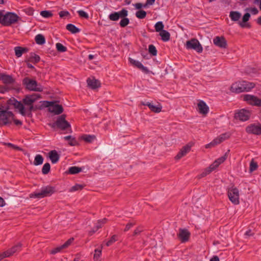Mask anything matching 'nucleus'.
Returning a JSON list of instances; mask_svg holds the SVG:
<instances>
[{"label":"nucleus","mask_w":261,"mask_h":261,"mask_svg":"<svg viewBox=\"0 0 261 261\" xmlns=\"http://www.w3.org/2000/svg\"><path fill=\"white\" fill-rule=\"evenodd\" d=\"M66 117L65 114L58 117L56 121L51 125V127L53 128L57 127L62 130H67L69 133H71L70 124L66 120Z\"/></svg>","instance_id":"1"},{"label":"nucleus","mask_w":261,"mask_h":261,"mask_svg":"<svg viewBox=\"0 0 261 261\" xmlns=\"http://www.w3.org/2000/svg\"><path fill=\"white\" fill-rule=\"evenodd\" d=\"M22 84L30 91L41 92L43 90V87L40 84H38L36 81L28 77L23 80Z\"/></svg>","instance_id":"2"},{"label":"nucleus","mask_w":261,"mask_h":261,"mask_svg":"<svg viewBox=\"0 0 261 261\" xmlns=\"http://www.w3.org/2000/svg\"><path fill=\"white\" fill-rule=\"evenodd\" d=\"M56 192L55 188L51 186H46L41 189L39 192H35L31 195V197L42 198L51 196Z\"/></svg>","instance_id":"3"},{"label":"nucleus","mask_w":261,"mask_h":261,"mask_svg":"<svg viewBox=\"0 0 261 261\" xmlns=\"http://www.w3.org/2000/svg\"><path fill=\"white\" fill-rule=\"evenodd\" d=\"M14 114L10 111L0 110V126L11 124L14 120Z\"/></svg>","instance_id":"4"},{"label":"nucleus","mask_w":261,"mask_h":261,"mask_svg":"<svg viewBox=\"0 0 261 261\" xmlns=\"http://www.w3.org/2000/svg\"><path fill=\"white\" fill-rule=\"evenodd\" d=\"M40 98L41 96L39 94L33 93L25 95L22 99V102L25 106L29 107V110L31 112L34 109L33 103Z\"/></svg>","instance_id":"5"},{"label":"nucleus","mask_w":261,"mask_h":261,"mask_svg":"<svg viewBox=\"0 0 261 261\" xmlns=\"http://www.w3.org/2000/svg\"><path fill=\"white\" fill-rule=\"evenodd\" d=\"M19 19V16L14 13L7 12L3 14L2 24L5 26H9L16 22Z\"/></svg>","instance_id":"6"},{"label":"nucleus","mask_w":261,"mask_h":261,"mask_svg":"<svg viewBox=\"0 0 261 261\" xmlns=\"http://www.w3.org/2000/svg\"><path fill=\"white\" fill-rule=\"evenodd\" d=\"M229 200L234 204H238L239 201V191L234 186L228 188L227 192Z\"/></svg>","instance_id":"7"},{"label":"nucleus","mask_w":261,"mask_h":261,"mask_svg":"<svg viewBox=\"0 0 261 261\" xmlns=\"http://www.w3.org/2000/svg\"><path fill=\"white\" fill-rule=\"evenodd\" d=\"M186 47L188 49H194L198 53H201L203 47L196 39H192L186 42Z\"/></svg>","instance_id":"8"},{"label":"nucleus","mask_w":261,"mask_h":261,"mask_svg":"<svg viewBox=\"0 0 261 261\" xmlns=\"http://www.w3.org/2000/svg\"><path fill=\"white\" fill-rule=\"evenodd\" d=\"M48 103L47 107L48 108V111L55 114L59 115L63 111V107L61 105L56 104L55 102L46 101Z\"/></svg>","instance_id":"9"},{"label":"nucleus","mask_w":261,"mask_h":261,"mask_svg":"<svg viewBox=\"0 0 261 261\" xmlns=\"http://www.w3.org/2000/svg\"><path fill=\"white\" fill-rule=\"evenodd\" d=\"M246 131L249 134L259 135L261 134V124L259 123L251 124L246 127Z\"/></svg>","instance_id":"10"},{"label":"nucleus","mask_w":261,"mask_h":261,"mask_svg":"<svg viewBox=\"0 0 261 261\" xmlns=\"http://www.w3.org/2000/svg\"><path fill=\"white\" fill-rule=\"evenodd\" d=\"M243 99L251 105L255 106H261V99L255 96L246 94L243 96Z\"/></svg>","instance_id":"11"},{"label":"nucleus","mask_w":261,"mask_h":261,"mask_svg":"<svg viewBox=\"0 0 261 261\" xmlns=\"http://www.w3.org/2000/svg\"><path fill=\"white\" fill-rule=\"evenodd\" d=\"M251 112L247 110L242 109L235 114L234 117L242 121L248 120L250 117Z\"/></svg>","instance_id":"12"},{"label":"nucleus","mask_w":261,"mask_h":261,"mask_svg":"<svg viewBox=\"0 0 261 261\" xmlns=\"http://www.w3.org/2000/svg\"><path fill=\"white\" fill-rule=\"evenodd\" d=\"M128 15V11L125 9H122L119 12H115L110 14L109 18L112 21H117L120 17H126Z\"/></svg>","instance_id":"13"},{"label":"nucleus","mask_w":261,"mask_h":261,"mask_svg":"<svg viewBox=\"0 0 261 261\" xmlns=\"http://www.w3.org/2000/svg\"><path fill=\"white\" fill-rule=\"evenodd\" d=\"M192 146L193 143H189L182 147L177 154L175 156V159L178 160L185 156L191 150Z\"/></svg>","instance_id":"14"},{"label":"nucleus","mask_w":261,"mask_h":261,"mask_svg":"<svg viewBox=\"0 0 261 261\" xmlns=\"http://www.w3.org/2000/svg\"><path fill=\"white\" fill-rule=\"evenodd\" d=\"M74 239L73 238H71L69 240H68L64 244L61 246L57 247L54 249L50 251V253L52 254H55L58 252H60L63 249H66L70 246L72 242H73Z\"/></svg>","instance_id":"15"},{"label":"nucleus","mask_w":261,"mask_h":261,"mask_svg":"<svg viewBox=\"0 0 261 261\" xmlns=\"http://www.w3.org/2000/svg\"><path fill=\"white\" fill-rule=\"evenodd\" d=\"M214 44L220 48H226L227 46V41L224 37L217 36L213 39Z\"/></svg>","instance_id":"16"},{"label":"nucleus","mask_w":261,"mask_h":261,"mask_svg":"<svg viewBox=\"0 0 261 261\" xmlns=\"http://www.w3.org/2000/svg\"><path fill=\"white\" fill-rule=\"evenodd\" d=\"M230 150H228L227 152L225 153V154L218 158L216 160H215L211 165L210 168L212 169V170H215L221 164L223 163L227 159L228 154L229 153Z\"/></svg>","instance_id":"17"},{"label":"nucleus","mask_w":261,"mask_h":261,"mask_svg":"<svg viewBox=\"0 0 261 261\" xmlns=\"http://www.w3.org/2000/svg\"><path fill=\"white\" fill-rule=\"evenodd\" d=\"M181 242L184 243L188 241L190 233L186 229H179V233L177 234Z\"/></svg>","instance_id":"18"},{"label":"nucleus","mask_w":261,"mask_h":261,"mask_svg":"<svg viewBox=\"0 0 261 261\" xmlns=\"http://www.w3.org/2000/svg\"><path fill=\"white\" fill-rule=\"evenodd\" d=\"M10 103L13 105L14 107L19 110V112L22 115H25V110L23 103L14 99L10 100Z\"/></svg>","instance_id":"19"},{"label":"nucleus","mask_w":261,"mask_h":261,"mask_svg":"<svg viewBox=\"0 0 261 261\" xmlns=\"http://www.w3.org/2000/svg\"><path fill=\"white\" fill-rule=\"evenodd\" d=\"M130 63L135 67H137L139 69L141 70L142 71L148 73L149 72L148 69L146 67H144L141 62L138 61H136L134 59H133L130 58L128 59Z\"/></svg>","instance_id":"20"},{"label":"nucleus","mask_w":261,"mask_h":261,"mask_svg":"<svg viewBox=\"0 0 261 261\" xmlns=\"http://www.w3.org/2000/svg\"><path fill=\"white\" fill-rule=\"evenodd\" d=\"M197 106L198 108V112L200 114L205 115L208 113L209 108L204 101L200 100Z\"/></svg>","instance_id":"21"},{"label":"nucleus","mask_w":261,"mask_h":261,"mask_svg":"<svg viewBox=\"0 0 261 261\" xmlns=\"http://www.w3.org/2000/svg\"><path fill=\"white\" fill-rule=\"evenodd\" d=\"M244 89L241 82H236L231 86V91L237 93L244 92Z\"/></svg>","instance_id":"22"},{"label":"nucleus","mask_w":261,"mask_h":261,"mask_svg":"<svg viewBox=\"0 0 261 261\" xmlns=\"http://www.w3.org/2000/svg\"><path fill=\"white\" fill-rule=\"evenodd\" d=\"M250 17V14L249 13H245L243 16L242 21L239 22L240 26L242 28H250V25L246 23L249 20Z\"/></svg>","instance_id":"23"},{"label":"nucleus","mask_w":261,"mask_h":261,"mask_svg":"<svg viewBox=\"0 0 261 261\" xmlns=\"http://www.w3.org/2000/svg\"><path fill=\"white\" fill-rule=\"evenodd\" d=\"M88 86L92 89H95L100 87V82L95 79H88L87 80Z\"/></svg>","instance_id":"24"},{"label":"nucleus","mask_w":261,"mask_h":261,"mask_svg":"<svg viewBox=\"0 0 261 261\" xmlns=\"http://www.w3.org/2000/svg\"><path fill=\"white\" fill-rule=\"evenodd\" d=\"M15 55L17 57H20L23 53L28 51V49L27 47H22L21 46H16L14 48Z\"/></svg>","instance_id":"25"},{"label":"nucleus","mask_w":261,"mask_h":261,"mask_svg":"<svg viewBox=\"0 0 261 261\" xmlns=\"http://www.w3.org/2000/svg\"><path fill=\"white\" fill-rule=\"evenodd\" d=\"M2 80L4 83L7 84H12L14 82V79L9 75L1 73L0 75V80Z\"/></svg>","instance_id":"26"},{"label":"nucleus","mask_w":261,"mask_h":261,"mask_svg":"<svg viewBox=\"0 0 261 261\" xmlns=\"http://www.w3.org/2000/svg\"><path fill=\"white\" fill-rule=\"evenodd\" d=\"M49 157L53 164L56 163L59 160V155L57 151L54 150L49 152Z\"/></svg>","instance_id":"27"},{"label":"nucleus","mask_w":261,"mask_h":261,"mask_svg":"<svg viewBox=\"0 0 261 261\" xmlns=\"http://www.w3.org/2000/svg\"><path fill=\"white\" fill-rule=\"evenodd\" d=\"M241 84H242L243 87L244 89V91H248L253 88L255 86V84L253 83L249 82L247 81H242Z\"/></svg>","instance_id":"28"},{"label":"nucleus","mask_w":261,"mask_h":261,"mask_svg":"<svg viewBox=\"0 0 261 261\" xmlns=\"http://www.w3.org/2000/svg\"><path fill=\"white\" fill-rule=\"evenodd\" d=\"M229 17L231 20L237 21L240 19L241 17V13L238 11H232L230 12Z\"/></svg>","instance_id":"29"},{"label":"nucleus","mask_w":261,"mask_h":261,"mask_svg":"<svg viewBox=\"0 0 261 261\" xmlns=\"http://www.w3.org/2000/svg\"><path fill=\"white\" fill-rule=\"evenodd\" d=\"M20 247L21 244H19L6 251L5 252L6 254L8 257H9L11 255H12L13 253H14L15 252H16L19 249H20Z\"/></svg>","instance_id":"30"},{"label":"nucleus","mask_w":261,"mask_h":261,"mask_svg":"<svg viewBox=\"0 0 261 261\" xmlns=\"http://www.w3.org/2000/svg\"><path fill=\"white\" fill-rule=\"evenodd\" d=\"M65 140L68 141V144L70 146H76L78 144L77 141L75 138L71 136H67L64 137Z\"/></svg>","instance_id":"31"},{"label":"nucleus","mask_w":261,"mask_h":261,"mask_svg":"<svg viewBox=\"0 0 261 261\" xmlns=\"http://www.w3.org/2000/svg\"><path fill=\"white\" fill-rule=\"evenodd\" d=\"M160 35L162 37V40L164 41H167L170 39V34L166 30H162L160 32Z\"/></svg>","instance_id":"32"},{"label":"nucleus","mask_w":261,"mask_h":261,"mask_svg":"<svg viewBox=\"0 0 261 261\" xmlns=\"http://www.w3.org/2000/svg\"><path fill=\"white\" fill-rule=\"evenodd\" d=\"M35 39L36 43L39 45H42L45 42V37L42 34L37 35Z\"/></svg>","instance_id":"33"},{"label":"nucleus","mask_w":261,"mask_h":261,"mask_svg":"<svg viewBox=\"0 0 261 261\" xmlns=\"http://www.w3.org/2000/svg\"><path fill=\"white\" fill-rule=\"evenodd\" d=\"M66 29L73 34L80 32V30L72 24H68L66 25Z\"/></svg>","instance_id":"34"},{"label":"nucleus","mask_w":261,"mask_h":261,"mask_svg":"<svg viewBox=\"0 0 261 261\" xmlns=\"http://www.w3.org/2000/svg\"><path fill=\"white\" fill-rule=\"evenodd\" d=\"M43 162V158L40 154H37L35 157L34 161V165L35 166H38L41 165Z\"/></svg>","instance_id":"35"},{"label":"nucleus","mask_w":261,"mask_h":261,"mask_svg":"<svg viewBox=\"0 0 261 261\" xmlns=\"http://www.w3.org/2000/svg\"><path fill=\"white\" fill-rule=\"evenodd\" d=\"M40 61V57L34 53H31L29 61L33 63H38Z\"/></svg>","instance_id":"36"},{"label":"nucleus","mask_w":261,"mask_h":261,"mask_svg":"<svg viewBox=\"0 0 261 261\" xmlns=\"http://www.w3.org/2000/svg\"><path fill=\"white\" fill-rule=\"evenodd\" d=\"M82 171V169L78 167L73 166L69 168L68 172L72 174H74L80 172Z\"/></svg>","instance_id":"37"},{"label":"nucleus","mask_w":261,"mask_h":261,"mask_svg":"<svg viewBox=\"0 0 261 261\" xmlns=\"http://www.w3.org/2000/svg\"><path fill=\"white\" fill-rule=\"evenodd\" d=\"M120 18H121V20L119 22V24L121 27L124 28L129 24V20L128 18L126 17Z\"/></svg>","instance_id":"38"},{"label":"nucleus","mask_w":261,"mask_h":261,"mask_svg":"<svg viewBox=\"0 0 261 261\" xmlns=\"http://www.w3.org/2000/svg\"><path fill=\"white\" fill-rule=\"evenodd\" d=\"M83 139L87 142H92L95 140L96 137L94 135H86L83 137Z\"/></svg>","instance_id":"39"},{"label":"nucleus","mask_w":261,"mask_h":261,"mask_svg":"<svg viewBox=\"0 0 261 261\" xmlns=\"http://www.w3.org/2000/svg\"><path fill=\"white\" fill-rule=\"evenodd\" d=\"M150 110L154 113H159L162 110V107L159 105L158 106H154L153 104H151L149 108Z\"/></svg>","instance_id":"40"},{"label":"nucleus","mask_w":261,"mask_h":261,"mask_svg":"<svg viewBox=\"0 0 261 261\" xmlns=\"http://www.w3.org/2000/svg\"><path fill=\"white\" fill-rule=\"evenodd\" d=\"M50 166L49 163H45L42 168V172L43 174H47L50 171Z\"/></svg>","instance_id":"41"},{"label":"nucleus","mask_w":261,"mask_h":261,"mask_svg":"<svg viewBox=\"0 0 261 261\" xmlns=\"http://www.w3.org/2000/svg\"><path fill=\"white\" fill-rule=\"evenodd\" d=\"M136 16L139 19H143L146 16V12L144 10H139L136 13Z\"/></svg>","instance_id":"42"},{"label":"nucleus","mask_w":261,"mask_h":261,"mask_svg":"<svg viewBox=\"0 0 261 261\" xmlns=\"http://www.w3.org/2000/svg\"><path fill=\"white\" fill-rule=\"evenodd\" d=\"M258 165L256 162H254V160L252 159L250 164L249 170L250 172H252L257 169Z\"/></svg>","instance_id":"43"},{"label":"nucleus","mask_w":261,"mask_h":261,"mask_svg":"<svg viewBox=\"0 0 261 261\" xmlns=\"http://www.w3.org/2000/svg\"><path fill=\"white\" fill-rule=\"evenodd\" d=\"M164 27V24L162 21L158 22L155 24V26H154L155 30L158 32H161L162 30H163Z\"/></svg>","instance_id":"44"},{"label":"nucleus","mask_w":261,"mask_h":261,"mask_svg":"<svg viewBox=\"0 0 261 261\" xmlns=\"http://www.w3.org/2000/svg\"><path fill=\"white\" fill-rule=\"evenodd\" d=\"M221 142L220 140V139L218 137L215 138L212 142H211L210 144H207L205 146L206 148H208L210 146H214L216 145H218L221 143Z\"/></svg>","instance_id":"45"},{"label":"nucleus","mask_w":261,"mask_h":261,"mask_svg":"<svg viewBox=\"0 0 261 261\" xmlns=\"http://www.w3.org/2000/svg\"><path fill=\"white\" fill-rule=\"evenodd\" d=\"M58 51L63 53L67 50V48L60 43H57L56 45Z\"/></svg>","instance_id":"46"},{"label":"nucleus","mask_w":261,"mask_h":261,"mask_svg":"<svg viewBox=\"0 0 261 261\" xmlns=\"http://www.w3.org/2000/svg\"><path fill=\"white\" fill-rule=\"evenodd\" d=\"M94 252H95L93 257L94 260V261H98V259L101 254V250L96 249Z\"/></svg>","instance_id":"47"},{"label":"nucleus","mask_w":261,"mask_h":261,"mask_svg":"<svg viewBox=\"0 0 261 261\" xmlns=\"http://www.w3.org/2000/svg\"><path fill=\"white\" fill-rule=\"evenodd\" d=\"M107 221L108 220L106 218L98 221L97 223L95 226L96 229H98L101 228L105 223H107Z\"/></svg>","instance_id":"48"},{"label":"nucleus","mask_w":261,"mask_h":261,"mask_svg":"<svg viewBox=\"0 0 261 261\" xmlns=\"http://www.w3.org/2000/svg\"><path fill=\"white\" fill-rule=\"evenodd\" d=\"M213 170H212V169L210 168V166L208 168H206L200 175H199V178H202L205 176L206 175L210 173L211 172H212Z\"/></svg>","instance_id":"49"},{"label":"nucleus","mask_w":261,"mask_h":261,"mask_svg":"<svg viewBox=\"0 0 261 261\" xmlns=\"http://www.w3.org/2000/svg\"><path fill=\"white\" fill-rule=\"evenodd\" d=\"M148 49H149V52L150 54H151V55H152L154 56L156 55L157 50L156 49L155 47L153 45H152V44L149 45Z\"/></svg>","instance_id":"50"},{"label":"nucleus","mask_w":261,"mask_h":261,"mask_svg":"<svg viewBox=\"0 0 261 261\" xmlns=\"http://www.w3.org/2000/svg\"><path fill=\"white\" fill-rule=\"evenodd\" d=\"M84 188V186L82 185L76 184L75 186L72 187L70 189V192H74L78 190H81Z\"/></svg>","instance_id":"51"},{"label":"nucleus","mask_w":261,"mask_h":261,"mask_svg":"<svg viewBox=\"0 0 261 261\" xmlns=\"http://www.w3.org/2000/svg\"><path fill=\"white\" fill-rule=\"evenodd\" d=\"M40 14L42 17L45 18H49L53 15L51 12L48 11H42L40 12Z\"/></svg>","instance_id":"52"},{"label":"nucleus","mask_w":261,"mask_h":261,"mask_svg":"<svg viewBox=\"0 0 261 261\" xmlns=\"http://www.w3.org/2000/svg\"><path fill=\"white\" fill-rule=\"evenodd\" d=\"M117 240V236L114 234V235L112 236V237L111 238L110 240H109L107 242L106 245L107 246H109L111 245L113 243L115 242Z\"/></svg>","instance_id":"53"},{"label":"nucleus","mask_w":261,"mask_h":261,"mask_svg":"<svg viewBox=\"0 0 261 261\" xmlns=\"http://www.w3.org/2000/svg\"><path fill=\"white\" fill-rule=\"evenodd\" d=\"M77 13L81 17L85 18L86 19H88L89 18L88 14L83 10H79Z\"/></svg>","instance_id":"54"},{"label":"nucleus","mask_w":261,"mask_h":261,"mask_svg":"<svg viewBox=\"0 0 261 261\" xmlns=\"http://www.w3.org/2000/svg\"><path fill=\"white\" fill-rule=\"evenodd\" d=\"M221 142L228 139L229 137V134L227 133L223 134L218 137Z\"/></svg>","instance_id":"55"},{"label":"nucleus","mask_w":261,"mask_h":261,"mask_svg":"<svg viewBox=\"0 0 261 261\" xmlns=\"http://www.w3.org/2000/svg\"><path fill=\"white\" fill-rule=\"evenodd\" d=\"M247 11H249L250 13H251L252 14L256 15L258 13V10L257 8L254 7V8H247L246 9Z\"/></svg>","instance_id":"56"},{"label":"nucleus","mask_w":261,"mask_h":261,"mask_svg":"<svg viewBox=\"0 0 261 261\" xmlns=\"http://www.w3.org/2000/svg\"><path fill=\"white\" fill-rule=\"evenodd\" d=\"M59 14L61 18H63L68 16L69 15V13L67 11H62L59 12Z\"/></svg>","instance_id":"57"},{"label":"nucleus","mask_w":261,"mask_h":261,"mask_svg":"<svg viewBox=\"0 0 261 261\" xmlns=\"http://www.w3.org/2000/svg\"><path fill=\"white\" fill-rule=\"evenodd\" d=\"M155 0H146V4L144 5V7H146L148 5H152L154 3Z\"/></svg>","instance_id":"58"},{"label":"nucleus","mask_w":261,"mask_h":261,"mask_svg":"<svg viewBox=\"0 0 261 261\" xmlns=\"http://www.w3.org/2000/svg\"><path fill=\"white\" fill-rule=\"evenodd\" d=\"M134 224L133 223H129L126 224L125 228H124V231H128L133 226H134Z\"/></svg>","instance_id":"59"},{"label":"nucleus","mask_w":261,"mask_h":261,"mask_svg":"<svg viewBox=\"0 0 261 261\" xmlns=\"http://www.w3.org/2000/svg\"><path fill=\"white\" fill-rule=\"evenodd\" d=\"M253 234L254 233L252 232V231L251 230H249L245 232V236L246 238H248L250 236H252Z\"/></svg>","instance_id":"60"},{"label":"nucleus","mask_w":261,"mask_h":261,"mask_svg":"<svg viewBox=\"0 0 261 261\" xmlns=\"http://www.w3.org/2000/svg\"><path fill=\"white\" fill-rule=\"evenodd\" d=\"M134 6L135 7V8H136L137 9H141L143 7H144V5H142L141 3H136V4H135V5H134Z\"/></svg>","instance_id":"61"},{"label":"nucleus","mask_w":261,"mask_h":261,"mask_svg":"<svg viewBox=\"0 0 261 261\" xmlns=\"http://www.w3.org/2000/svg\"><path fill=\"white\" fill-rule=\"evenodd\" d=\"M142 231V229H140L139 228H136L134 232V235L136 236L139 234Z\"/></svg>","instance_id":"62"},{"label":"nucleus","mask_w":261,"mask_h":261,"mask_svg":"<svg viewBox=\"0 0 261 261\" xmlns=\"http://www.w3.org/2000/svg\"><path fill=\"white\" fill-rule=\"evenodd\" d=\"M8 91L6 87H0V93H4L5 92Z\"/></svg>","instance_id":"63"},{"label":"nucleus","mask_w":261,"mask_h":261,"mask_svg":"<svg viewBox=\"0 0 261 261\" xmlns=\"http://www.w3.org/2000/svg\"><path fill=\"white\" fill-rule=\"evenodd\" d=\"M210 261H220L219 258L217 256H214L211 259Z\"/></svg>","instance_id":"64"}]
</instances>
